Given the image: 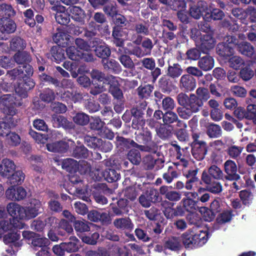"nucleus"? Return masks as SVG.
Masks as SVG:
<instances>
[{
  "label": "nucleus",
  "mask_w": 256,
  "mask_h": 256,
  "mask_svg": "<svg viewBox=\"0 0 256 256\" xmlns=\"http://www.w3.org/2000/svg\"><path fill=\"white\" fill-rule=\"evenodd\" d=\"M27 70V71L23 72L20 68H13L8 70L6 74L10 80H18V88L16 89V92L24 98L28 97V92L35 86V82L31 78L34 74V70H32L30 68Z\"/></svg>",
  "instance_id": "f257e3e1"
},
{
  "label": "nucleus",
  "mask_w": 256,
  "mask_h": 256,
  "mask_svg": "<svg viewBox=\"0 0 256 256\" xmlns=\"http://www.w3.org/2000/svg\"><path fill=\"white\" fill-rule=\"evenodd\" d=\"M135 140L138 143L144 144H138L137 147L142 151L156 153L158 150V144L152 140V133L147 127L135 132Z\"/></svg>",
  "instance_id": "f03ea898"
},
{
  "label": "nucleus",
  "mask_w": 256,
  "mask_h": 256,
  "mask_svg": "<svg viewBox=\"0 0 256 256\" xmlns=\"http://www.w3.org/2000/svg\"><path fill=\"white\" fill-rule=\"evenodd\" d=\"M239 40L234 36H228L224 42H220L216 47V54L223 59H228L234 54V50Z\"/></svg>",
  "instance_id": "7ed1b4c3"
},
{
  "label": "nucleus",
  "mask_w": 256,
  "mask_h": 256,
  "mask_svg": "<svg viewBox=\"0 0 256 256\" xmlns=\"http://www.w3.org/2000/svg\"><path fill=\"white\" fill-rule=\"evenodd\" d=\"M60 100L68 104L80 102L84 98V94L78 90L71 88L70 90L63 89L56 92Z\"/></svg>",
  "instance_id": "20e7f679"
},
{
  "label": "nucleus",
  "mask_w": 256,
  "mask_h": 256,
  "mask_svg": "<svg viewBox=\"0 0 256 256\" xmlns=\"http://www.w3.org/2000/svg\"><path fill=\"white\" fill-rule=\"evenodd\" d=\"M198 172V169L188 170L185 174L186 178L185 184L178 180L174 184V188L179 190L185 188L188 190H191L194 186L202 184L201 180L197 176Z\"/></svg>",
  "instance_id": "39448f33"
},
{
  "label": "nucleus",
  "mask_w": 256,
  "mask_h": 256,
  "mask_svg": "<svg viewBox=\"0 0 256 256\" xmlns=\"http://www.w3.org/2000/svg\"><path fill=\"white\" fill-rule=\"evenodd\" d=\"M138 200L139 202L143 207L149 208L152 203L156 204L161 202L162 198L156 189L150 188L144 194L141 195Z\"/></svg>",
  "instance_id": "423d86ee"
},
{
  "label": "nucleus",
  "mask_w": 256,
  "mask_h": 256,
  "mask_svg": "<svg viewBox=\"0 0 256 256\" xmlns=\"http://www.w3.org/2000/svg\"><path fill=\"white\" fill-rule=\"evenodd\" d=\"M13 58L14 62L19 65L14 68H20L21 70L23 72L27 71V68L29 69L30 68L32 70H34L32 66L30 64L32 60V58L28 52L26 51L17 52Z\"/></svg>",
  "instance_id": "0eeeda50"
},
{
  "label": "nucleus",
  "mask_w": 256,
  "mask_h": 256,
  "mask_svg": "<svg viewBox=\"0 0 256 256\" xmlns=\"http://www.w3.org/2000/svg\"><path fill=\"white\" fill-rule=\"evenodd\" d=\"M200 180L202 182L206 184L207 191L214 194H218L222 192V186L220 182L212 179L206 172H203Z\"/></svg>",
  "instance_id": "6e6552de"
},
{
  "label": "nucleus",
  "mask_w": 256,
  "mask_h": 256,
  "mask_svg": "<svg viewBox=\"0 0 256 256\" xmlns=\"http://www.w3.org/2000/svg\"><path fill=\"white\" fill-rule=\"evenodd\" d=\"M208 10V3L204 0H200L196 4L190 5L189 15L195 20L200 19L204 12Z\"/></svg>",
  "instance_id": "1a4fd4ad"
},
{
  "label": "nucleus",
  "mask_w": 256,
  "mask_h": 256,
  "mask_svg": "<svg viewBox=\"0 0 256 256\" xmlns=\"http://www.w3.org/2000/svg\"><path fill=\"white\" fill-rule=\"evenodd\" d=\"M191 152L194 158L197 160H204L208 153V146L205 141H200L190 144Z\"/></svg>",
  "instance_id": "9d476101"
},
{
  "label": "nucleus",
  "mask_w": 256,
  "mask_h": 256,
  "mask_svg": "<svg viewBox=\"0 0 256 256\" xmlns=\"http://www.w3.org/2000/svg\"><path fill=\"white\" fill-rule=\"evenodd\" d=\"M216 40L211 34H204L202 35L196 44L204 54H208L215 46Z\"/></svg>",
  "instance_id": "9b49d317"
},
{
  "label": "nucleus",
  "mask_w": 256,
  "mask_h": 256,
  "mask_svg": "<svg viewBox=\"0 0 256 256\" xmlns=\"http://www.w3.org/2000/svg\"><path fill=\"white\" fill-rule=\"evenodd\" d=\"M130 206L129 201L124 198H120L116 204H110L111 212L113 215L120 216L128 213Z\"/></svg>",
  "instance_id": "f8f14e48"
},
{
  "label": "nucleus",
  "mask_w": 256,
  "mask_h": 256,
  "mask_svg": "<svg viewBox=\"0 0 256 256\" xmlns=\"http://www.w3.org/2000/svg\"><path fill=\"white\" fill-rule=\"evenodd\" d=\"M42 202L34 198L30 200L28 206L24 208V218L30 220L36 217L42 212Z\"/></svg>",
  "instance_id": "ddd939ff"
},
{
  "label": "nucleus",
  "mask_w": 256,
  "mask_h": 256,
  "mask_svg": "<svg viewBox=\"0 0 256 256\" xmlns=\"http://www.w3.org/2000/svg\"><path fill=\"white\" fill-rule=\"evenodd\" d=\"M224 171L226 174L225 178L230 181H238L240 178L238 173V167L236 163L230 160H228L224 163Z\"/></svg>",
  "instance_id": "4468645a"
},
{
  "label": "nucleus",
  "mask_w": 256,
  "mask_h": 256,
  "mask_svg": "<svg viewBox=\"0 0 256 256\" xmlns=\"http://www.w3.org/2000/svg\"><path fill=\"white\" fill-rule=\"evenodd\" d=\"M162 206H167L163 210L164 215L168 219H172L176 216H182L184 214L183 208L180 206H177L176 208H173L174 203L166 200L162 202Z\"/></svg>",
  "instance_id": "2eb2a0df"
},
{
  "label": "nucleus",
  "mask_w": 256,
  "mask_h": 256,
  "mask_svg": "<svg viewBox=\"0 0 256 256\" xmlns=\"http://www.w3.org/2000/svg\"><path fill=\"white\" fill-rule=\"evenodd\" d=\"M140 62L145 68L151 70L150 74L154 82H156L158 77L162 74L161 69L156 68L155 60L152 58H145L141 60Z\"/></svg>",
  "instance_id": "dca6fc26"
},
{
  "label": "nucleus",
  "mask_w": 256,
  "mask_h": 256,
  "mask_svg": "<svg viewBox=\"0 0 256 256\" xmlns=\"http://www.w3.org/2000/svg\"><path fill=\"white\" fill-rule=\"evenodd\" d=\"M26 190L22 186L17 187L16 188L14 186H11L6 191V196L7 199L12 201H20L23 200L26 196Z\"/></svg>",
  "instance_id": "f3484780"
},
{
  "label": "nucleus",
  "mask_w": 256,
  "mask_h": 256,
  "mask_svg": "<svg viewBox=\"0 0 256 256\" xmlns=\"http://www.w3.org/2000/svg\"><path fill=\"white\" fill-rule=\"evenodd\" d=\"M107 84L109 85L108 91L114 99L121 102L124 98V94L120 89V84L114 76H111V79Z\"/></svg>",
  "instance_id": "a211bd4d"
},
{
  "label": "nucleus",
  "mask_w": 256,
  "mask_h": 256,
  "mask_svg": "<svg viewBox=\"0 0 256 256\" xmlns=\"http://www.w3.org/2000/svg\"><path fill=\"white\" fill-rule=\"evenodd\" d=\"M196 80L190 74H184L180 78V88L184 92H192L196 87Z\"/></svg>",
  "instance_id": "6ab92c4d"
},
{
  "label": "nucleus",
  "mask_w": 256,
  "mask_h": 256,
  "mask_svg": "<svg viewBox=\"0 0 256 256\" xmlns=\"http://www.w3.org/2000/svg\"><path fill=\"white\" fill-rule=\"evenodd\" d=\"M116 146L120 151L128 150L132 148H137L138 143L130 138H125L119 134L116 137Z\"/></svg>",
  "instance_id": "aec40b11"
},
{
  "label": "nucleus",
  "mask_w": 256,
  "mask_h": 256,
  "mask_svg": "<svg viewBox=\"0 0 256 256\" xmlns=\"http://www.w3.org/2000/svg\"><path fill=\"white\" fill-rule=\"evenodd\" d=\"M16 166L13 160L4 158L0 164V175L2 178H8L16 170Z\"/></svg>",
  "instance_id": "412c9836"
},
{
  "label": "nucleus",
  "mask_w": 256,
  "mask_h": 256,
  "mask_svg": "<svg viewBox=\"0 0 256 256\" xmlns=\"http://www.w3.org/2000/svg\"><path fill=\"white\" fill-rule=\"evenodd\" d=\"M58 32L53 35L54 41L58 44V46L66 47L70 42L72 37L63 30L58 28Z\"/></svg>",
  "instance_id": "4be33fe9"
},
{
  "label": "nucleus",
  "mask_w": 256,
  "mask_h": 256,
  "mask_svg": "<svg viewBox=\"0 0 256 256\" xmlns=\"http://www.w3.org/2000/svg\"><path fill=\"white\" fill-rule=\"evenodd\" d=\"M238 52L242 55L256 60V52L254 47L248 42H242L236 45Z\"/></svg>",
  "instance_id": "5701e85b"
},
{
  "label": "nucleus",
  "mask_w": 256,
  "mask_h": 256,
  "mask_svg": "<svg viewBox=\"0 0 256 256\" xmlns=\"http://www.w3.org/2000/svg\"><path fill=\"white\" fill-rule=\"evenodd\" d=\"M114 226L118 229L131 232L134 225L129 217L117 218L114 220Z\"/></svg>",
  "instance_id": "b1692460"
},
{
  "label": "nucleus",
  "mask_w": 256,
  "mask_h": 256,
  "mask_svg": "<svg viewBox=\"0 0 256 256\" xmlns=\"http://www.w3.org/2000/svg\"><path fill=\"white\" fill-rule=\"evenodd\" d=\"M16 28L15 22L11 18H0V32L4 34L14 33Z\"/></svg>",
  "instance_id": "393cba45"
},
{
  "label": "nucleus",
  "mask_w": 256,
  "mask_h": 256,
  "mask_svg": "<svg viewBox=\"0 0 256 256\" xmlns=\"http://www.w3.org/2000/svg\"><path fill=\"white\" fill-rule=\"evenodd\" d=\"M102 64L104 70L114 74H120L122 71L120 64L114 59H105L102 60Z\"/></svg>",
  "instance_id": "a878e982"
},
{
  "label": "nucleus",
  "mask_w": 256,
  "mask_h": 256,
  "mask_svg": "<svg viewBox=\"0 0 256 256\" xmlns=\"http://www.w3.org/2000/svg\"><path fill=\"white\" fill-rule=\"evenodd\" d=\"M182 238L185 248L192 249L198 248L197 241L193 230H188L182 234Z\"/></svg>",
  "instance_id": "bb28decb"
},
{
  "label": "nucleus",
  "mask_w": 256,
  "mask_h": 256,
  "mask_svg": "<svg viewBox=\"0 0 256 256\" xmlns=\"http://www.w3.org/2000/svg\"><path fill=\"white\" fill-rule=\"evenodd\" d=\"M6 210L12 218H24V208L16 203H9L6 206Z\"/></svg>",
  "instance_id": "cd10ccee"
},
{
  "label": "nucleus",
  "mask_w": 256,
  "mask_h": 256,
  "mask_svg": "<svg viewBox=\"0 0 256 256\" xmlns=\"http://www.w3.org/2000/svg\"><path fill=\"white\" fill-rule=\"evenodd\" d=\"M46 146L47 150L49 152H54L64 153L66 152L69 148L68 143L63 140L48 143L46 144Z\"/></svg>",
  "instance_id": "c85d7f7f"
},
{
  "label": "nucleus",
  "mask_w": 256,
  "mask_h": 256,
  "mask_svg": "<svg viewBox=\"0 0 256 256\" xmlns=\"http://www.w3.org/2000/svg\"><path fill=\"white\" fill-rule=\"evenodd\" d=\"M70 11L72 20L81 24H84L86 16L84 10L80 6H73L70 8Z\"/></svg>",
  "instance_id": "c756f323"
},
{
  "label": "nucleus",
  "mask_w": 256,
  "mask_h": 256,
  "mask_svg": "<svg viewBox=\"0 0 256 256\" xmlns=\"http://www.w3.org/2000/svg\"><path fill=\"white\" fill-rule=\"evenodd\" d=\"M20 238V233L18 232H8L3 236V242L6 244L14 246L16 248L20 246L18 240Z\"/></svg>",
  "instance_id": "7c9ffc66"
},
{
  "label": "nucleus",
  "mask_w": 256,
  "mask_h": 256,
  "mask_svg": "<svg viewBox=\"0 0 256 256\" xmlns=\"http://www.w3.org/2000/svg\"><path fill=\"white\" fill-rule=\"evenodd\" d=\"M90 76L92 78V84H100L102 83L105 86L111 79V76H106L104 74L97 70H92L90 72Z\"/></svg>",
  "instance_id": "2f4dec72"
},
{
  "label": "nucleus",
  "mask_w": 256,
  "mask_h": 256,
  "mask_svg": "<svg viewBox=\"0 0 256 256\" xmlns=\"http://www.w3.org/2000/svg\"><path fill=\"white\" fill-rule=\"evenodd\" d=\"M120 56L118 57V60L126 68L128 69L129 73L131 76H134V72L135 70V64L132 58L127 54H120Z\"/></svg>",
  "instance_id": "473e14b6"
},
{
  "label": "nucleus",
  "mask_w": 256,
  "mask_h": 256,
  "mask_svg": "<svg viewBox=\"0 0 256 256\" xmlns=\"http://www.w3.org/2000/svg\"><path fill=\"white\" fill-rule=\"evenodd\" d=\"M52 56L51 59L52 61L59 64L65 59V50L62 46H54L50 50Z\"/></svg>",
  "instance_id": "72a5a7b5"
},
{
  "label": "nucleus",
  "mask_w": 256,
  "mask_h": 256,
  "mask_svg": "<svg viewBox=\"0 0 256 256\" xmlns=\"http://www.w3.org/2000/svg\"><path fill=\"white\" fill-rule=\"evenodd\" d=\"M224 16V14L222 10L220 8H213L210 12L206 11L203 16L204 20L208 22L212 20H222Z\"/></svg>",
  "instance_id": "f704fd0d"
},
{
  "label": "nucleus",
  "mask_w": 256,
  "mask_h": 256,
  "mask_svg": "<svg viewBox=\"0 0 256 256\" xmlns=\"http://www.w3.org/2000/svg\"><path fill=\"white\" fill-rule=\"evenodd\" d=\"M206 128V134L210 138H218L222 136L221 127L217 124L208 123Z\"/></svg>",
  "instance_id": "c9c22d12"
},
{
  "label": "nucleus",
  "mask_w": 256,
  "mask_h": 256,
  "mask_svg": "<svg viewBox=\"0 0 256 256\" xmlns=\"http://www.w3.org/2000/svg\"><path fill=\"white\" fill-rule=\"evenodd\" d=\"M214 59L210 56H205L200 58L198 62V66L201 70L208 71L214 66Z\"/></svg>",
  "instance_id": "e433bc0d"
},
{
  "label": "nucleus",
  "mask_w": 256,
  "mask_h": 256,
  "mask_svg": "<svg viewBox=\"0 0 256 256\" xmlns=\"http://www.w3.org/2000/svg\"><path fill=\"white\" fill-rule=\"evenodd\" d=\"M102 175L104 179L108 182H112L118 180L120 175L119 172L112 168V166L106 168L102 172Z\"/></svg>",
  "instance_id": "4c0bfd02"
},
{
  "label": "nucleus",
  "mask_w": 256,
  "mask_h": 256,
  "mask_svg": "<svg viewBox=\"0 0 256 256\" xmlns=\"http://www.w3.org/2000/svg\"><path fill=\"white\" fill-rule=\"evenodd\" d=\"M62 168L70 174L75 173L78 169V162L72 158H68L62 160Z\"/></svg>",
  "instance_id": "58836bf2"
},
{
  "label": "nucleus",
  "mask_w": 256,
  "mask_h": 256,
  "mask_svg": "<svg viewBox=\"0 0 256 256\" xmlns=\"http://www.w3.org/2000/svg\"><path fill=\"white\" fill-rule=\"evenodd\" d=\"M163 122L164 125L170 126V125L174 122H177L178 125L184 124L183 122L180 120L177 114L172 110L166 111L164 113Z\"/></svg>",
  "instance_id": "ea45409f"
},
{
  "label": "nucleus",
  "mask_w": 256,
  "mask_h": 256,
  "mask_svg": "<svg viewBox=\"0 0 256 256\" xmlns=\"http://www.w3.org/2000/svg\"><path fill=\"white\" fill-rule=\"evenodd\" d=\"M25 178V174L22 170H16L12 174L10 177L7 178L9 183L12 186L20 185L24 182Z\"/></svg>",
  "instance_id": "a19ab883"
},
{
  "label": "nucleus",
  "mask_w": 256,
  "mask_h": 256,
  "mask_svg": "<svg viewBox=\"0 0 256 256\" xmlns=\"http://www.w3.org/2000/svg\"><path fill=\"white\" fill-rule=\"evenodd\" d=\"M164 247L166 249H168L172 251H178L180 249V240L176 236H171L164 243Z\"/></svg>",
  "instance_id": "79ce46f5"
},
{
  "label": "nucleus",
  "mask_w": 256,
  "mask_h": 256,
  "mask_svg": "<svg viewBox=\"0 0 256 256\" xmlns=\"http://www.w3.org/2000/svg\"><path fill=\"white\" fill-rule=\"evenodd\" d=\"M26 41L20 36H14L10 42V48L12 51L20 52L24 50L26 47Z\"/></svg>",
  "instance_id": "37998d69"
},
{
  "label": "nucleus",
  "mask_w": 256,
  "mask_h": 256,
  "mask_svg": "<svg viewBox=\"0 0 256 256\" xmlns=\"http://www.w3.org/2000/svg\"><path fill=\"white\" fill-rule=\"evenodd\" d=\"M80 240L76 236H70L68 242H63L66 252H74L79 249Z\"/></svg>",
  "instance_id": "c03bdc74"
},
{
  "label": "nucleus",
  "mask_w": 256,
  "mask_h": 256,
  "mask_svg": "<svg viewBox=\"0 0 256 256\" xmlns=\"http://www.w3.org/2000/svg\"><path fill=\"white\" fill-rule=\"evenodd\" d=\"M16 15V11L10 4L3 3L0 4V16L1 18H10Z\"/></svg>",
  "instance_id": "a18cd8bd"
},
{
  "label": "nucleus",
  "mask_w": 256,
  "mask_h": 256,
  "mask_svg": "<svg viewBox=\"0 0 256 256\" xmlns=\"http://www.w3.org/2000/svg\"><path fill=\"white\" fill-rule=\"evenodd\" d=\"M93 46H96L94 50L96 55L100 58H102V60L105 59H108V58L111 54V51L110 48L106 45H96L94 44Z\"/></svg>",
  "instance_id": "49530a36"
},
{
  "label": "nucleus",
  "mask_w": 256,
  "mask_h": 256,
  "mask_svg": "<svg viewBox=\"0 0 256 256\" xmlns=\"http://www.w3.org/2000/svg\"><path fill=\"white\" fill-rule=\"evenodd\" d=\"M160 162L162 164L161 166H158V168H162L164 164V161L162 159H154L152 156H148L144 158L142 162L144 167L146 170H152L155 165H157V163Z\"/></svg>",
  "instance_id": "de8ad7c7"
},
{
  "label": "nucleus",
  "mask_w": 256,
  "mask_h": 256,
  "mask_svg": "<svg viewBox=\"0 0 256 256\" xmlns=\"http://www.w3.org/2000/svg\"><path fill=\"white\" fill-rule=\"evenodd\" d=\"M158 86L164 92H170L174 88L172 82L165 76L160 79Z\"/></svg>",
  "instance_id": "09e8293b"
},
{
  "label": "nucleus",
  "mask_w": 256,
  "mask_h": 256,
  "mask_svg": "<svg viewBox=\"0 0 256 256\" xmlns=\"http://www.w3.org/2000/svg\"><path fill=\"white\" fill-rule=\"evenodd\" d=\"M84 144L90 148L98 149L100 146V142H101V138L94 136L86 134L84 137Z\"/></svg>",
  "instance_id": "8fccbe9b"
},
{
  "label": "nucleus",
  "mask_w": 256,
  "mask_h": 256,
  "mask_svg": "<svg viewBox=\"0 0 256 256\" xmlns=\"http://www.w3.org/2000/svg\"><path fill=\"white\" fill-rule=\"evenodd\" d=\"M183 209L189 212H192L198 208V200H194L190 197L184 198L182 200Z\"/></svg>",
  "instance_id": "3c124183"
},
{
  "label": "nucleus",
  "mask_w": 256,
  "mask_h": 256,
  "mask_svg": "<svg viewBox=\"0 0 256 256\" xmlns=\"http://www.w3.org/2000/svg\"><path fill=\"white\" fill-rule=\"evenodd\" d=\"M147 104L146 102H141L136 106L132 108L131 110V114L133 118H144V115Z\"/></svg>",
  "instance_id": "603ef678"
},
{
  "label": "nucleus",
  "mask_w": 256,
  "mask_h": 256,
  "mask_svg": "<svg viewBox=\"0 0 256 256\" xmlns=\"http://www.w3.org/2000/svg\"><path fill=\"white\" fill-rule=\"evenodd\" d=\"M203 104L200 102L195 94H190V99L187 105L194 113H196L200 111L203 106Z\"/></svg>",
  "instance_id": "864d4df0"
},
{
  "label": "nucleus",
  "mask_w": 256,
  "mask_h": 256,
  "mask_svg": "<svg viewBox=\"0 0 256 256\" xmlns=\"http://www.w3.org/2000/svg\"><path fill=\"white\" fill-rule=\"evenodd\" d=\"M154 86L150 84H144V86L140 85L136 89L138 94L140 98H148L150 96Z\"/></svg>",
  "instance_id": "5fc2aeb1"
},
{
  "label": "nucleus",
  "mask_w": 256,
  "mask_h": 256,
  "mask_svg": "<svg viewBox=\"0 0 256 256\" xmlns=\"http://www.w3.org/2000/svg\"><path fill=\"white\" fill-rule=\"evenodd\" d=\"M74 226L78 234L90 230L88 222L85 220H76L74 222Z\"/></svg>",
  "instance_id": "6e6d98bb"
},
{
  "label": "nucleus",
  "mask_w": 256,
  "mask_h": 256,
  "mask_svg": "<svg viewBox=\"0 0 256 256\" xmlns=\"http://www.w3.org/2000/svg\"><path fill=\"white\" fill-rule=\"evenodd\" d=\"M32 247L34 250H42L44 247L48 246L49 240L46 238H40L37 236L36 238L32 240Z\"/></svg>",
  "instance_id": "4d7b16f0"
},
{
  "label": "nucleus",
  "mask_w": 256,
  "mask_h": 256,
  "mask_svg": "<svg viewBox=\"0 0 256 256\" xmlns=\"http://www.w3.org/2000/svg\"><path fill=\"white\" fill-rule=\"evenodd\" d=\"M65 52L68 58L75 61L80 60V56L82 54V51L78 50L74 46H68Z\"/></svg>",
  "instance_id": "13d9d810"
},
{
  "label": "nucleus",
  "mask_w": 256,
  "mask_h": 256,
  "mask_svg": "<svg viewBox=\"0 0 256 256\" xmlns=\"http://www.w3.org/2000/svg\"><path fill=\"white\" fill-rule=\"evenodd\" d=\"M239 196L244 205L249 206L252 203L254 196L250 190H240L239 192Z\"/></svg>",
  "instance_id": "bf43d9fd"
},
{
  "label": "nucleus",
  "mask_w": 256,
  "mask_h": 256,
  "mask_svg": "<svg viewBox=\"0 0 256 256\" xmlns=\"http://www.w3.org/2000/svg\"><path fill=\"white\" fill-rule=\"evenodd\" d=\"M73 121L78 125L84 126L90 122V117L83 112H78L74 116Z\"/></svg>",
  "instance_id": "052dcab7"
},
{
  "label": "nucleus",
  "mask_w": 256,
  "mask_h": 256,
  "mask_svg": "<svg viewBox=\"0 0 256 256\" xmlns=\"http://www.w3.org/2000/svg\"><path fill=\"white\" fill-rule=\"evenodd\" d=\"M40 97L42 101L50 103L55 100L56 94L52 90L47 88L44 90L40 94Z\"/></svg>",
  "instance_id": "680f3d73"
},
{
  "label": "nucleus",
  "mask_w": 256,
  "mask_h": 256,
  "mask_svg": "<svg viewBox=\"0 0 256 256\" xmlns=\"http://www.w3.org/2000/svg\"><path fill=\"white\" fill-rule=\"evenodd\" d=\"M72 156L76 158H86L88 156V150L84 146H76L74 149Z\"/></svg>",
  "instance_id": "e2e57ef3"
},
{
  "label": "nucleus",
  "mask_w": 256,
  "mask_h": 256,
  "mask_svg": "<svg viewBox=\"0 0 256 256\" xmlns=\"http://www.w3.org/2000/svg\"><path fill=\"white\" fill-rule=\"evenodd\" d=\"M196 97L203 104L210 98V94L208 88L200 87L196 90Z\"/></svg>",
  "instance_id": "0e129e2a"
},
{
  "label": "nucleus",
  "mask_w": 256,
  "mask_h": 256,
  "mask_svg": "<svg viewBox=\"0 0 256 256\" xmlns=\"http://www.w3.org/2000/svg\"><path fill=\"white\" fill-rule=\"evenodd\" d=\"M182 71L181 66L178 64H174L172 66H169L168 75L173 78H176L182 74Z\"/></svg>",
  "instance_id": "69168bd1"
},
{
  "label": "nucleus",
  "mask_w": 256,
  "mask_h": 256,
  "mask_svg": "<svg viewBox=\"0 0 256 256\" xmlns=\"http://www.w3.org/2000/svg\"><path fill=\"white\" fill-rule=\"evenodd\" d=\"M234 214H232V210H224L218 215L216 220L220 224H224L230 222Z\"/></svg>",
  "instance_id": "338daca9"
},
{
  "label": "nucleus",
  "mask_w": 256,
  "mask_h": 256,
  "mask_svg": "<svg viewBox=\"0 0 256 256\" xmlns=\"http://www.w3.org/2000/svg\"><path fill=\"white\" fill-rule=\"evenodd\" d=\"M104 12L108 16L114 18L118 14V10L116 2H108L103 8Z\"/></svg>",
  "instance_id": "774afa93"
}]
</instances>
